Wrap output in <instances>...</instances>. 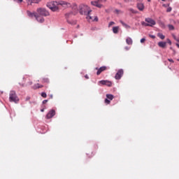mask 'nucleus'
Returning a JSON list of instances; mask_svg holds the SVG:
<instances>
[{
	"mask_svg": "<svg viewBox=\"0 0 179 179\" xmlns=\"http://www.w3.org/2000/svg\"><path fill=\"white\" fill-rule=\"evenodd\" d=\"M176 41H177L178 43H179V38H178V39H176Z\"/></svg>",
	"mask_w": 179,
	"mask_h": 179,
	"instance_id": "obj_45",
	"label": "nucleus"
},
{
	"mask_svg": "<svg viewBox=\"0 0 179 179\" xmlns=\"http://www.w3.org/2000/svg\"><path fill=\"white\" fill-rule=\"evenodd\" d=\"M22 87H24V85H23V84H22Z\"/></svg>",
	"mask_w": 179,
	"mask_h": 179,
	"instance_id": "obj_49",
	"label": "nucleus"
},
{
	"mask_svg": "<svg viewBox=\"0 0 179 179\" xmlns=\"http://www.w3.org/2000/svg\"><path fill=\"white\" fill-rule=\"evenodd\" d=\"M43 82H44L45 83H48V82H49L48 78H44V79H43Z\"/></svg>",
	"mask_w": 179,
	"mask_h": 179,
	"instance_id": "obj_31",
	"label": "nucleus"
},
{
	"mask_svg": "<svg viewBox=\"0 0 179 179\" xmlns=\"http://www.w3.org/2000/svg\"><path fill=\"white\" fill-rule=\"evenodd\" d=\"M177 61H178V62H179V59H177Z\"/></svg>",
	"mask_w": 179,
	"mask_h": 179,
	"instance_id": "obj_50",
	"label": "nucleus"
},
{
	"mask_svg": "<svg viewBox=\"0 0 179 179\" xmlns=\"http://www.w3.org/2000/svg\"><path fill=\"white\" fill-rule=\"evenodd\" d=\"M54 115H55V110L52 109L50 110L48 113L46 115V118L48 120H50V118H52V117H54Z\"/></svg>",
	"mask_w": 179,
	"mask_h": 179,
	"instance_id": "obj_9",
	"label": "nucleus"
},
{
	"mask_svg": "<svg viewBox=\"0 0 179 179\" xmlns=\"http://www.w3.org/2000/svg\"><path fill=\"white\" fill-rule=\"evenodd\" d=\"M91 4L93 5V6H96V8H101L103 6V5L99 3L97 1H92Z\"/></svg>",
	"mask_w": 179,
	"mask_h": 179,
	"instance_id": "obj_10",
	"label": "nucleus"
},
{
	"mask_svg": "<svg viewBox=\"0 0 179 179\" xmlns=\"http://www.w3.org/2000/svg\"><path fill=\"white\" fill-rule=\"evenodd\" d=\"M33 89H40L41 87H43V85H40V84H35L33 87Z\"/></svg>",
	"mask_w": 179,
	"mask_h": 179,
	"instance_id": "obj_18",
	"label": "nucleus"
},
{
	"mask_svg": "<svg viewBox=\"0 0 179 179\" xmlns=\"http://www.w3.org/2000/svg\"><path fill=\"white\" fill-rule=\"evenodd\" d=\"M73 10H74L73 15H76V13L79 12L80 15H84L85 16H86L87 20H93V17L90 16V13L92 12V10L86 4H80L78 8V5L73 4Z\"/></svg>",
	"mask_w": 179,
	"mask_h": 179,
	"instance_id": "obj_1",
	"label": "nucleus"
},
{
	"mask_svg": "<svg viewBox=\"0 0 179 179\" xmlns=\"http://www.w3.org/2000/svg\"><path fill=\"white\" fill-rule=\"evenodd\" d=\"M60 5H66V2H65V1H62V3H60Z\"/></svg>",
	"mask_w": 179,
	"mask_h": 179,
	"instance_id": "obj_36",
	"label": "nucleus"
},
{
	"mask_svg": "<svg viewBox=\"0 0 179 179\" xmlns=\"http://www.w3.org/2000/svg\"><path fill=\"white\" fill-rule=\"evenodd\" d=\"M141 24L142 26H145V27H153L156 24V21L150 17H147L145 19V22H141Z\"/></svg>",
	"mask_w": 179,
	"mask_h": 179,
	"instance_id": "obj_3",
	"label": "nucleus"
},
{
	"mask_svg": "<svg viewBox=\"0 0 179 179\" xmlns=\"http://www.w3.org/2000/svg\"><path fill=\"white\" fill-rule=\"evenodd\" d=\"M150 37L151 38H156V36L155 35H150Z\"/></svg>",
	"mask_w": 179,
	"mask_h": 179,
	"instance_id": "obj_37",
	"label": "nucleus"
},
{
	"mask_svg": "<svg viewBox=\"0 0 179 179\" xmlns=\"http://www.w3.org/2000/svg\"><path fill=\"white\" fill-rule=\"evenodd\" d=\"M168 61H169V62H171L172 64H174V60H173V59H168Z\"/></svg>",
	"mask_w": 179,
	"mask_h": 179,
	"instance_id": "obj_34",
	"label": "nucleus"
},
{
	"mask_svg": "<svg viewBox=\"0 0 179 179\" xmlns=\"http://www.w3.org/2000/svg\"><path fill=\"white\" fill-rule=\"evenodd\" d=\"M14 2H17V3H22L23 2V0H13Z\"/></svg>",
	"mask_w": 179,
	"mask_h": 179,
	"instance_id": "obj_26",
	"label": "nucleus"
},
{
	"mask_svg": "<svg viewBox=\"0 0 179 179\" xmlns=\"http://www.w3.org/2000/svg\"><path fill=\"white\" fill-rule=\"evenodd\" d=\"M19 97L17 96V94H16L15 91H10L9 94V101L11 103H15V104H17L19 103Z\"/></svg>",
	"mask_w": 179,
	"mask_h": 179,
	"instance_id": "obj_4",
	"label": "nucleus"
},
{
	"mask_svg": "<svg viewBox=\"0 0 179 179\" xmlns=\"http://www.w3.org/2000/svg\"><path fill=\"white\" fill-rule=\"evenodd\" d=\"M140 41H141V43H145V41H146V38H143L141 39Z\"/></svg>",
	"mask_w": 179,
	"mask_h": 179,
	"instance_id": "obj_32",
	"label": "nucleus"
},
{
	"mask_svg": "<svg viewBox=\"0 0 179 179\" xmlns=\"http://www.w3.org/2000/svg\"><path fill=\"white\" fill-rule=\"evenodd\" d=\"M106 98L108 100H113V99H114V95L108 94H106Z\"/></svg>",
	"mask_w": 179,
	"mask_h": 179,
	"instance_id": "obj_19",
	"label": "nucleus"
},
{
	"mask_svg": "<svg viewBox=\"0 0 179 179\" xmlns=\"http://www.w3.org/2000/svg\"><path fill=\"white\" fill-rule=\"evenodd\" d=\"M48 100H47V99L43 100V104H45V103H48Z\"/></svg>",
	"mask_w": 179,
	"mask_h": 179,
	"instance_id": "obj_35",
	"label": "nucleus"
},
{
	"mask_svg": "<svg viewBox=\"0 0 179 179\" xmlns=\"http://www.w3.org/2000/svg\"><path fill=\"white\" fill-rule=\"evenodd\" d=\"M166 45H167V42L160 41V42L158 43V45L161 48H166Z\"/></svg>",
	"mask_w": 179,
	"mask_h": 179,
	"instance_id": "obj_11",
	"label": "nucleus"
},
{
	"mask_svg": "<svg viewBox=\"0 0 179 179\" xmlns=\"http://www.w3.org/2000/svg\"><path fill=\"white\" fill-rule=\"evenodd\" d=\"M138 1H141V0H138Z\"/></svg>",
	"mask_w": 179,
	"mask_h": 179,
	"instance_id": "obj_52",
	"label": "nucleus"
},
{
	"mask_svg": "<svg viewBox=\"0 0 179 179\" xmlns=\"http://www.w3.org/2000/svg\"><path fill=\"white\" fill-rule=\"evenodd\" d=\"M129 10L131 12V13H138V11L134 10V8H129Z\"/></svg>",
	"mask_w": 179,
	"mask_h": 179,
	"instance_id": "obj_22",
	"label": "nucleus"
},
{
	"mask_svg": "<svg viewBox=\"0 0 179 179\" xmlns=\"http://www.w3.org/2000/svg\"><path fill=\"white\" fill-rule=\"evenodd\" d=\"M28 85H33V83L31 81H30L28 83Z\"/></svg>",
	"mask_w": 179,
	"mask_h": 179,
	"instance_id": "obj_41",
	"label": "nucleus"
},
{
	"mask_svg": "<svg viewBox=\"0 0 179 179\" xmlns=\"http://www.w3.org/2000/svg\"><path fill=\"white\" fill-rule=\"evenodd\" d=\"M41 0H27L28 5H31V3H38Z\"/></svg>",
	"mask_w": 179,
	"mask_h": 179,
	"instance_id": "obj_12",
	"label": "nucleus"
},
{
	"mask_svg": "<svg viewBox=\"0 0 179 179\" xmlns=\"http://www.w3.org/2000/svg\"><path fill=\"white\" fill-rule=\"evenodd\" d=\"M85 79H89V76L85 75Z\"/></svg>",
	"mask_w": 179,
	"mask_h": 179,
	"instance_id": "obj_40",
	"label": "nucleus"
},
{
	"mask_svg": "<svg viewBox=\"0 0 179 179\" xmlns=\"http://www.w3.org/2000/svg\"><path fill=\"white\" fill-rule=\"evenodd\" d=\"M67 22L69 24H76V20H67Z\"/></svg>",
	"mask_w": 179,
	"mask_h": 179,
	"instance_id": "obj_20",
	"label": "nucleus"
},
{
	"mask_svg": "<svg viewBox=\"0 0 179 179\" xmlns=\"http://www.w3.org/2000/svg\"><path fill=\"white\" fill-rule=\"evenodd\" d=\"M71 13L66 14V16H69L71 15Z\"/></svg>",
	"mask_w": 179,
	"mask_h": 179,
	"instance_id": "obj_46",
	"label": "nucleus"
},
{
	"mask_svg": "<svg viewBox=\"0 0 179 179\" xmlns=\"http://www.w3.org/2000/svg\"><path fill=\"white\" fill-rule=\"evenodd\" d=\"M41 96L43 97V99H45V97H47V94L45 92H42Z\"/></svg>",
	"mask_w": 179,
	"mask_h": 179,
	"instance_id": "obj_25",
	"label": "nucleus"
},
{
	"mask_svg": "<svg viewBox=\"0 0 179 179\" xmlns=\"http://www.w3.org/2000/svg\"><path fill=\"white\" fill-rule=\"evenodd\" d=\"M168 27H169V30H174V26H173L171 24H169Z\"/></svg>",
	"mask_w": 179,
	"mask_h": 179,
	"instance_id": "obj_24",
	"label": "nucleus"
},
{
	"mask_svg": "<svg viewBox=\"0 0 179 179\" xmlns=\"http://www.w3.org/2000/svg\"><path fill=\"white\" fill-rule=\"evenodd\" d=\"M115 12L117 13V15H120V13H122V11L118 9H115Z\"/></svg>",
	"mask_w": 179,
	"mask_h": 179,
	"instance_id": "obj_23",
	"label": "nucleus"
},
{
	"mask_svg": "<svg viewBox=\"0 0 179 179\" xmlns=\"http://www.w3.org/2000/svg\"><path fill=\"white\" fill-rule=\"evenodd\" d=\"M47 7L52 12H57L59 8H58V3L57 1H50L47 3Z\"/></svg>",
	"mask_w": 179,
	"mask_h": 179,
	"instance_id": "obj_5",
	"label": "nucleus"
},
{
	"mask_svg": "<svg viewBox=\"0 0 179 179\" xmlns=\"http://www.w3.org/2000/svg\"><path fill=\"white\" fill-rule=\"evenodd\" d=\"M171 10H173V8L168 6V8H166V12L170 13L171 12Z\"/></svg>",
	"mask_w": 179,
	"mask_h": 179,
	"instance_id": "obj_21",
	"label": "nucleus"
},
{
	"mask_svg": "<svg viewBox=\"0 0 179 179\" xmlns=\"http://www.w3.org/2000/svg\"><path fill=\"white\" fill-rule=\"evenodd\" d=\"M137 8H138V10L142 11V10H143V9H145V6L142 3H137Z\"/></svg>",
	"mask_w": 179,
	"mask_h": 179,
	"instance_id": "obj_13",
	"label": "nucleus"
},
{
	"mask_svg": "<svg viewBox=\"0 0 179 179\" xmlns=\"http://www.w3.org/2000/svg\"><path fill=\"white\" fill-rule=\"evenodd\" d=\"M167 43H168V44L171 45V41L169 38L167 39Z\"/></svg>",
	"mask_w": 179,
	"mask_h": 179,
	"instance_id": "obj_33",
	"label": "nucleus"
},
{
	"mask_svg": "<svg viewBox=\"0 0 179 179\" xmlns=\"http://www.w3.org/2000/svg\"><path fill=\"white\" fill-rule=\"evenodd\" d=\"M151 0H148V2H150Z\"/></svg>",
	"mask_w": 179,
	"mask_h": 179,
	"instance_id": "obj_48",
	"label": "nucleus"
},
{
	"mask_svg": "<svg viewBox=\"0 0 179 179\" xmlns=\"http://www.w3.org/2000/svg\"><path fill=\"white\" fill-rule=\"evenodd\" d=\"M95 69L97 71L96 75L99 76V75H100V73H101V72H104V71H106V69H107V66H103L100 68L96 67Z\"/></svg>",
	"mask_w": 179,
	"mask_h": 179,
	"instance_id": "obj_8",
	"label": "nucleus"
},
{
	"mask_svg": "<svg viewBox=\"0 0 179 179\" xmlns=\"http://www.w3.org/2000/svg\"><path fill=\"white\" fill-rule=\"evenodd\" d=\"M172 37H173V38H174V40H176V41H177V40L178 39V38H177V36H176V35L175 34H172Z\"/></svg>",
	"mask_w": 179,
	"mask_h": 179,
	"instance_id": "obj_29",
	"label": "nucleus"
},
{
	"mask_svg": "<svg viewBox=\"0 0 179 179\" xmlns=\"http://www.w3.org/2000/svg\"><path fill=\"white\" fill-rule=\"evenodd\" d=\"M124 48H125V50H129V48H128V47H125Z\"/></svg>",
	"mask_w": 179,
	"mask_h": 179,
	"instance_id": "obj_42",
	"label": "nucleus"
},
{
	"mask_svg": "<svg viewBox=\"0 0 179 179\" xmlns=\"http://www.w3.org/2000/svg\"><path fill=\"white\" fill-rule=\"evenodd\" d=\"M41 113H44V109L41 110Z\"/></svg>",
	"mask_w": 179,
	"mask_h": 179,
	"instance_id": "obj_43",
	"label": "nucleus"
},
{
	"mask_svg": "<svg viewBox=\"0 0 179 179\" xmlns=\"http://www.w3.org/2000/svg\"><path fill=\"white\" fill-rule=\"evenodd\" d=\"M106 104H110V101L107 98L105 99Z\"/></svg>",
	"mask_w": 179,
	"mask_h": 179,
	"instance_id": "obj_30",
	"label": "nucleus"
},
{
	"mask_svg": "<svg viewBox=\"0 0 179 179\" xmlns=\"http://www.w3.org/2000/svg\"><path fill=\"white\" fill-rule=\"evenodd\" d=\"M120 22L123 26V27H125V29H131V26H129L127 24H126L125 22H124V21L120 20Z\"/></svg>",
	"mask_w": 179,
	"mask_h": 179,
	"instance_id": "obj_14",
	"label": "nucleus"
},
{
	"mask_svg": "<svg viewBox=\"0 0 179 179\" xmlns=\"http://www.w3.org/2000/svg\"><path fill=\"white\" fill-rule=\"evenodd\" d=\"M124 2H129V0H124Z\"/></svg>",
	"mask_w": 179,
	"mask_h": 179,
	"instance_id": "obj_44",
	"label": "nucleus"
},
{
	"mask_svg": "<svg viewBox=\"0 0 179 179\" xmlns=\"http://www.w3.org/2000/svg\"><path fill=\"white\" fill-rule=\"evenodd\" d=\"M92 22H99V17L96 16L94 20H92Z\"/></svg>",
	"mask_w": 179,
	"mask_h": 179,
	"instance_id": "obj_28",
	"label": "nucleus"
},
{
	"mask_svg": "<svg viewBox=\"0 0 179 179\" xmlns=\"http://www.w3.org/2000/svg\"><path fill=\"white\" fill-rule=\"evenodd\" d=\"M157 37L161 38V40H164V38H166V36L164 35H163V34H162V33H158Z\"/></svg>",
	"mask_w": 179,
	"mask_h": 179,
	"instance_id": "obj_17",
	"label": "nucleus"
},
{
	"mask_svg": "<svg viewBox=\"0 0 179 179\" xmlns=\"http://www.w3.org/2000/svg\"><path fill=\"white\" fill-rule=\"evenodd\" d=\"M113 24H115V22H109V24H108V27H111V26H113Z\"/></svg>",
	"mask_w": 179,
	"mask_h": 179,
	"instance_id": "obj_27",
	"label": "nucleus"
},
{
	"mask_svg": "<svg viewBox=\"0 0 179 179\" xmlns=\"http://www.w3.org/2000/svg\"><path fill=\"white\" fill-rule=\"evenodd\" d=\"M126 43L127 44H128L129 45H132V38H127L126 39Z\"/></svg>",
	"mask_w": 179,
	"mask_h": 179,
	"instance_id": "obj_16",
	"label": "nucleus"
},
{
	"mask_svg": "<svg viewBox=\"0 0 179 179\" xmlns=\"http://www.w3.org/2000/svg\"><path fill=\"white\" fill-rule=\"evenodd\" d=\"M25 100L26 101H29V100H30V96H27Z\"/></svg>",
	"mask_w": 179,
	"mask_h": 179,
	"instance_id": "obj_38",
	"label": "nucleus"
},
{
	"mask_svg": "<svg viewBox=\"0 0 179 179\" xmlns=\"http://www.w3.org/2000/svg\"><path fill=\"white\" fill-rule=\"evenodd\" d=\"M119 29H120V27H113V31L114 34H117V33H118Z\"/></svg>",
	"mask_w": 179,
	"mask_h": 179,
	"instance_id": "obj_15",
	"label": "nucleus"
},
{
	"mask_svg": "<svg viewBox=\"0 0 179 179\" xmlns=\"http://www.w3.org/2000/svg\"><path fill=\"white\" fill-rule=\"evenodd\" d=\"M163 6H164L165 8H167V6H168V7L170 6V4H166H166H164Z\"/></svg>",
	"mask_w": 179,
	"mask_h": 179,
	"instance_id": "obj_39",
	"label": "nucleus"
},
{
	"mask_svg": "<svg viewBox=\"0 0 179 179\" xmlns=\"http://www.w3.org/2000/svg\"><path fill=\"white\" fill-rule=\"evenodd\" d=\"M99 85H102L103 86H108V87H111L113 86V83L110 80H102L99 81Z\"/></svg>",
	"mask_w": 179,
	"mask_h": 179,
	"instance_id": "obj_6",
	"label": "nucleus"
},
{
	"mask_svg": "<svg viewBox=\"0 0 179 179\" xmlns=\"http://www.w3.org/2000/svg\"><path fill=\"white\" fill-rule=\"evenodd\" d=\"M36 12L31 13L30 11H27V15L29 17H34L37 22L39 23H44V17L43 16H50V12L48 10H46L45 8H37Z\"/></svg>",
	"mask_w": 179,
	"mask_h": 179,
	"instance_id": "obj_2",
	"label": "nucleus"
},
{
	"mask_svg": "<svg viewBox=\"0 0 179 179\" xmlns=\"http://www.w3.org/2000/svg\"><path fill=\"white\" fill-rule=\"evenodd\" d=\"M162 1H165V0H162Z\"/></svg>",
	"mask_w": 179,
	"mask_h": 179,
	"instance_id": "obj_51",
	"label": "nucleus"
},
{
	"mask_svg": "<svg viewBox=\"0 0 179 179\" xmlns=\"http://www.w3.org/2000/svg\"><path fill=\"white\" fill-rule=\"evenodd\" d=\"M50 98L52 99V95H50Z\"/></svg>",
	"mask_w": 179,
	"mask_h": 179,
	"instance_id": "obj_47",
	"label": "nucleus"
},
{
	"mask_svg": "<svg viewBox=\"0 0 179 179\" xmlns=\"http://www.w3.org/2000/svg\"><path fill=\"white\" fill-rule=\"evenodd\" d=\"M122 75H124V70L121 69L118 70V71L115 74V78L117 80H120V79H121V78H122Z\"/></svg>",
	"mask_w": 179,
	"mask_h": 179,
	"instance_id": "obj_7",
	"label": "nucleus"
}]
</instances>
